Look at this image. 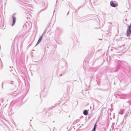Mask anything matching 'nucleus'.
<instances>
[{
	"label": "nucleus",
	"instance_id": "1",
	"mask_svg": "<svg viewBox=\"0 0 131 131\" xmlns=\"http://www.w3.org/2000/svg\"><path fill=\"white\" fill-rule=\"evenodd\" d=\"M131 33V23L128 27L127 30L126 36L129 37Z\"/></svg>",
	"mask_w": 131,
	"mask_h": 131
},
{
	"label": "nucleus",
	"instance_id": "2",
	"mask_svg": "<svg viewBox=\"0 0 131 131\" xmlns=\"http://www.w3.org/2000/svg\"><path fill=\"white\" fill-rule=\"evenodd\" d=\"M110 4L112 6L114 7H116L118 5L117 3L115 1H111L110 2Z\"/></svg>",
	"mask_w": 131,
	"mask_h": 131
},
{
	"label": "nucleus",
	"instance_id": "3",
	"mask_svg": "<svg viewBox=\"0 0 131 131\" xmlns=\"http://www.w3.org/2000/svg\"><path fill=\"white\" fill-rule=\"evenodd\" d=\"M62 29L59 27H58L56 30V32L59 34H60L62 32Z\"/></svg>",
	"mask_w": 131,
	"mask_h": 131
},
{
	"label": "nucleus",
	"instance_id": "4",
	"mask_svg": "<svg viewBox=\"0 0 131 131\" xmlns=\"http://www.w3.org/2000/svg\"><path fill=\"white\" fill-rule=\"evenodd\" d=\"M15 15V14H14L12 16V19H13V24L12 25V26H13L14 24H15L16 21V18L15 17V16H14V15Z\"/></svg>",
	"mask_w": 131,
	"mask_h": 131
},
{
	"label": "nucleus",
	"instance_id": "5",
	"mask_svg": "<svg viewBox=\"0 0 131 131\" xmlns=\"http://www.w3.org/2000/svg\"><path fill=\"white\" fill-rule=\"evenodd\" d=\"M61 109V107L59 105H57L56 106H54L53 107L52 110H54L55 109H57L60 110Z\"/></svg>",
	"mask_w": 131,
	"mask_h": 131
},
{
	"label": "nucleus",
	"instance_id": "6",
	"mask_svg": "<svg viewBox=\"0 0 131 131\" xmlns=\"http://www.w3.org/2000/svg\"><path fill=\"white\" fill-rule=\"evenodd\" d=\"M43 36V34H42V35L40 37L38 41L37 42V43L36 45V46L37 45H38V44L41 41V40H42V39Z\"/></svg>",
	"mask_w": 131,
	"mask_h": 131
},
{
	"label": "nucleus",
	"instance_id": "7",
	"mask_svg": "<svg viewBox=\"0 0 131 131\" xmlns=\"http://www.w3.org/2000/svg\"><path fill=\"white\" fill-rule=\"evenodd\" d=\"M121 97L120 99H126V95L124 94H122L120 95Z\"/></svg>",
	"mask_w": 131,
	"mask_h": 131
},
{
	"label": "nucleus",
	"instance_id": "8",
	"mask_svg": "<svg viewBox=\"0 0 131 131\" xmlns=\"http://www.w3.org/2000/svg\"><path fill=\"white\" fill-rule=\"evenodd\" d=\"M129 112H128L126 113L125 115L124 116V118H125V119H126L127 116H128L129 114Z\"/></svg>",
	"mask_w": 131,
	"mask_h": 131
},
{
	"label": "nucleus",
	"instance_id": "9",
	"mask_svg": "<svg viewBox=\"0 0 131 131\" xmlns=\"http://www.w3.org/2000/svg\"><path fill=\"white\" fill-rule=\"evenodd\" d=\"M115 97L117 98H120V95L119 94H116L115 95Z\"/></svg>",
	"mask_w": 131,
	"mask_h": 131
},
{
	"label": "nucleus",
	"instance_id": "10",
	"mask_svg": "<svg viewBox=\"0 0 131 131\" xmlns=\"http://www.w3.org/2000/svg\"><path fill=\"white\" fill-rule=\"evenodd\" d=\"M83 114L85 115H86L88 114V112L86 110H84L83 111Z\"/></svg>",
	"mask_w": 131,
	"mask_h": 131
},
{
	"label": "nucleus",
	"instance_id": "11",
	"mask_svg": "<svg viewBox=\"0 0 131 131\" xmlns=\"http://www.w3.org/2000/svg\"><path fill=\"white\" fill-rule=\"evenodd\" d=\"M96 123L94 125V127L92 129V130L91 131H95V129H96Z\"/></svg>",
	"mask_w": 131,
	"mask_h": 131
},
{
	"label": "nucleus",
	"instance_id": "12",
	"mask_svg": "<svg viewBox=\"0 0 131 131\" xmlns=\"http://www.w3.org/2000/svg\"><path fill=\"white\" fill-rule=\"evenodd\" d=\"M115 124L114 123H112V128H113L114 129H117V128H115L114 127V126L115 125Z\"/></svg>",
	"mask_w": 131,
	"mask_h": 131
},
{
	"label": "nucleus",
	"instance_id": "13",
	"mask_svg": "<svg viewBox=\"0 0 131 131\" xmlns=\"http://www.w3.org/2000/svg\"><path fill=\"white\" fill-rule=\"evenodd\" d=\"M124 112V110H121L119 112V113L120 114H123Z\"/></svg>",
	"mask_w": 131,
	"mask_h": 131
},
{
	"label": "nucleus",
	"instance_id": "14",
	"mask_svg": "<svg viewBox=\"0 0 131 131\" xmlns=\"http://www.w3.org/2000/svg\"><path fill=\"white\" fill-rule=\"evenodd\" d=\"M4 24L1 20H0V26H2Z\"/></svg>",
	"mask_w": 131,
	"mask_h": 131
},
{
	"label": "nucleus",
	"instance_id": "15",
	"mask_svg": "<svg viewBox=\"0 0 131 131\" xmlns=\"http://www.w3.org/2000/svg\"><path fill=\"white\" fill-rule=\"evenodd\" d=\"M12 110L11 109H10V110L9 111V115H12V113H11V112H12Z\"/></svg>",
	"mask_w": 131,
	"mask_h": 131
},
{
	"label": "nucleus",
	"instance_id": "16",
	"mask_svg": "<svg viewBox=\"0 0 131 131\" xmlns=\"http://www.w3.org/2000/svg\"><path fill=\"white\" fill-rule=\"evenodd\" d=\"M46 8H47V7H46V8H44L43 9H42L39 12V13H40L41 12H42V11H43V10H46Z\"/></svg>",
	"mask_w": 131,
	"mask_h": 131
},
{
	"label": "nucleus",
	"instance_id": "17",
	"mask_svg": "<svg viewBox=\"0 0 131 131\" xmlns=\"http://www.w3.org/2000/svg\"><path fill=\"white\" fill-rule=\"evenodd\" d=\"M23 27L24 29H26L27 28V25L26 24H24L23 26Z\"/></svg>",
	"mask_w": 131,
	"mask_h": 131
},
{
	"label": "nucleus",
	"instance_id": "18",
	"mask_svg": "<svg viewBox=\"0 0 131 131\" xmlns=\"http://www.w3.org/2000/svg\"><path fill=\"white\" fill-rule=\"evenodd\" d=\"M119 67H118L117 68V70H116V71H115V72H116V71H117L118 70V69L119 68Z\"/></svg>",
	"mask_w": 131,
	"mask_h": 131
},
{
	"label": "nucleus",
	"instance_id": "19",
	"mask_svg": "<svg viewBox=\"0 0 131 131\" xmlns=\"http://www.w3.org/2000/svg\"><path fill=\"white\" fill-rule=\"evenodd\" d=\"M46 30H45L44 31V32L42 34H43V35L45 33H46Z\"/></svg>",
	"mask_w": 131,
	"mask_h": 131
},
{
	"label": "nucleus",
	"instance_id": "20",
	"mask_svg": "<svg viewBox=\"0 0 131 131\" xmlns=\"http://www.w3.org/2000/svg\"><path fill=\"white\" fill-rule=\"evenodd\" d=\"M3 82L2 83V89H3Z\"/></svg>",
	"mask_w": 131,
	"mask_h": 131
},
{
	"label": "nucleus",
	"instance_id": "21",
	"mask_svg": "<svg viewBox=\"0 0 131 131\" xmlns=\"http://www.w3.org/2000/svg\"><path fill=\"white\" fill-rule=\"evenodd\" d=\"M103 131H106V129H105V128H103Z\"/></svg>",
	"mask_w": 131,
	"mask_h": 131
},
{
	"label": "nucleus",
	"instance_id": "22",
	"mask_svg": "<svg viewBox=\"0 0 131 131\" xmlns=\"http://www.w3.org/2000/svg\"><path fill=\"white\" fill-rule=\"evenodd\" d=\"M60 74V77H61V76L62 75H63V74Z\"/></svg>",
	"mask_w": 131,
	"mask_h": 131
},
{
	"label": "nucleus",
	"instance_id": "23",
	"mask_svg": "<svg viewBox=\"0 0 131 131\" xmlns=\"http://www.w3.org/2000/svg\"><path fill=\"white\" fill-rule=\"evenodd\" d=\"M13 83V82L12 81V82H11L9 83L11 84H12Z\"/></svg>",
	"mask_w": 131,
	"mask_h": 131
},
{
	"label": "nucleus",
	"instance_id": "24",
	"mask_svg": "<svg viewBox=\"0 0 131 131\" xmlns=\"http://www.w3.org/2000/svg\"><path fill=\"white\" fill-rule=\"evenodd\" d=\"M100 84V82H97V84L99 85V84Z\"/></svg>",
	"mask_w": 131,
	"mask_h": 131
},
{
	"label": "nucleus",
	"instance_id": "25",
	"mask_svg": "<svg viewBox=\"0 0 131 131\" xmlns=\"http://www.w3.org/2000/svg\"><path fill=\"white\" fill-rule=\"evenodd\" d=\"M12 70H13L12 69H10V71H12Z\"/></svg>",
	"mask_w": 131,
	"mask_h": 131
},
{
	"label": "nucleus",
	"instance_id": "26",
	"mask_svg": "<svg viewBox=\"0 0 131 131\" xmlns=\"http://www.w3.org/2000/svg\"><path fill=\"white\" fill-rule=\"evenodd\" d=\"M2 102L3 103V101H2Z\"/></svg>",
	"mask_w": 131,
	"mask_h": 131
}]
</instances>
